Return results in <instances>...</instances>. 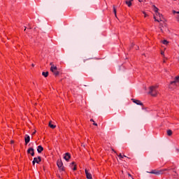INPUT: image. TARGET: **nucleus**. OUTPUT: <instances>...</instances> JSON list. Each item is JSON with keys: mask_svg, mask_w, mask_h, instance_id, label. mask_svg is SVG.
Segmentation results:
<instances>
[{"mask_svg": "<svg viewBox=\"0 0 179 179\" xmlns=\"http://www.w3.org/2000/svg\"><path fill=\"white\" fill-rule=\"evenodd\" d=\"M32 66H34V64H32Z\"/></svg>", "mask_w": 179, "mask_h": 179, "instance_id": "43", "label": "nucleus"}, {"mask_svg": "<svg viewBox=\"0 0 179 179\" xmlns=\"http://www.w3.org/2000/svg\"><path fill=\"white\" fill-rule=\"evenodd\" d=\"M156 16H159V22H164L163 20V15L160 14V13H157Z\"/></svg>", "mask_w": 179, "mask_h": 179, "instance_id": "11", "label": "nucleus"}, {"mask_svg": "<svg viewBox=\"0 0 179 179\" xmlns=\"http://www.w3.org/2000/svg\"><path fill=\"white\" fill-rule=\"evenodd\" d=\"M132 1L134 0H129V1H126L125 3L126 5H127V6H129V8H131V6H132Z\"/></svg>", "mask_w": 179, "mask_h": 179, "instance_id": "13", "label": "nucleus"}, {"mask_svg": "<svg viewBox=\"0 0 179 179\" xmlns=\"http://www.w3.org/2000/svg\"><path fill=\"white\" fill-rule=\"evenodd\" d=\"M159 27H163V24L162 23H159Z\"/></svg>", "mask_w": 179, "mask_h": 179, "instance_id": "28", "label": "nucleus"}, {"mask_svg": "<svg viewBox=\"0 0 179 179\" xmlns=\"http://www.w3.org/2000/svg\"><path fill=\"white\" fill-rule=\"evenodd\" d=\"M50 70H52V69H58V68L56 66H54V63L51 62L50 63Z\"/></svg>", "mask_w": 179, "mask_h": 179, "instance_id": "15", "label": "nucleus"}, {"mask_svg": "<svg viewBox=\"0 0 179 179\" xmlns=\"http://www.w3.org/2000/svg\"><path fill=\"white\" fill-rule=\"evenodd\" d=\"M157 87H159L157 85L150 86L149 87L148 94H150V96H152V97H156V96H157L159 94V92L157 90Z\"/></svg>", "mask_w": 179, "mask_h": 179, "instance_id": "1", "label": "nucleus"}, {"mask_svg": "<svg viewBox=\"0 0 179 179\" xmlns=\"http://www.w3.org/2000/svg\"><path fill=\"white\" fill-rule=\"evenodd\" d=\"M131 101L133 103H135V104H137V106H143V103L140 100L131 99Z\"/></svg>", "mask_w": 179, "mask_h": 179, "instance_id": "5", "label": "nucleus"}, {"mask_svg": "<svg viewBox=\"0 0 179 179\" xmlns=\"http://www.w3.org/2000/svg\"><path fill=\"white\" fill-rule=\"evenodd\" d=\"M132 179H134V178H131Z\"/></svg>", "mask_w": 179, "mask_h": 179, "instance_id": "44", "label": "nucleus"}, {"mask_svg": "<svg viewBox=\"0 0 179 179\" xmlns=\"http://www.w3.org/2000/svg\"><path fill=\"white\" fill-rule=\"evenodd\" d=\"M177 20H178V22H179V15H178V17H177Z\"/></svg>", "mask_w": 179, "mask_h": 179, "instance_id": "34", "label": "nucleus"}, {"mask_svg": "<svg viewBox=\"0 0 179 179\" xmlns=\"http://www.w3.org/2000/svg\"><path fill=\"white\" fill-rule=\"evenodd\" d=\"M73 170H76V165L74 166V167L73 168Z\"/></svg>", "mask_w": 179, "mask_h": 179, "instance_id": "29", "label": "nucleus"}, {"mask_svg": "<svg viewBox=\"0 0 179 179\" xmlns=\"http://www.w3.org/2000/svg\"><path fill=\"white\" fill-rule=\"evenodd\" d=\"M118 157H120V159H124V157L122 156V155L120 154L118 155Z\"/></svg>", "mask_w": 179, "mask_h": 179, "instance_id": "24", "label": "nucleus"}, {"mask_svg": "<svg viewBox=\"0 0 179 179\" xmlns=\"http://www.w3.org/2000/svg\"><path fill=\"white\" fill-rule=\"evenodd\" d=\"M50 71L52 72V73H54L55 76H58V75H59V71H58L57 69H52Z\"/></svg>", "mask_w": 179, "mask_h": 179, "instance_id": "10", "label": "nucleus"}, {"mask_svg": "<svg viewBox=\"0 0 179 179\" xmlns=\"http://www.w3.org/2000/svg\"><path fill=\"white\" fill-rule=\"evenodd\" d=\"M71 166H75V162H72L71 163Z\"/></svg>", "mask_w": 179, "mask_h": 179, "instance_id": "32", "label": "nucleus"}, {"mask_svg": "<svg viewBox=\"0 0 179 179\" xmlns=\"http://www.w3.org/2000/svg\"><path fill=\"white\" fill-rule=\"evenodd\" d=\"M43 150H44V148H43V146H41V145H38L37 148L38 153H41V152H43Z\"/></svg>", "mask_w": 179, "mask_h": 179, "instance_id": "12", "label": "nucleus"}, {"mask_svg": "<svg viewBox=\"0 0 179 179\" xmlns=\"http://www.w3.org/2000/svg\"><path fill=\"white\" fill-rule=\"evenodd\" d=\"M24 31H26V27H25V29H24Z\"/></svg>", "mask_w": 179, "mask_h": 179, "instance_id": "42", "label": "nucleus"}, {"mask_svg": "<svg viewBox=\"0 0 179 179\" xmlns=\"http://www.w3.org/2000/svg\"><path fill=\"white\" fill-rule=\"evenodd\" d=\"M143 15H144V17H147L148 16V15L146 14V13L145 12H143Z\"/></svg>", "mask_w": 179, "mask_h": 179, "instance_id": "26", "label": "nucleus"}, {"mask_svg": "<svg viewBox=\"0 0 179 179\" xmlns=\"http://www.w3.org/2000/svg\"><path fill=\"white\" fill-rule=\"evenodd\" d=\"M129 177H132V176L130 173H128Z\"/></svg>", "mask_w": 179, "mask_h": 179, "instance_id": "36", "label": "nucleus"}, {"mask_svg": "<svg viewBox=\"0 0 179 179\" xmlns=\"http://www.w3.org/2000/svg\"><path fill=\"white\" fill-rule=\"evenodd\" d=\"M64 159L66 162H69V159H71V154H69V152H66L64 155Z\"/></svg>", "mask_w": 179, "mask_h": 179, "instance_id": "7", "label": "nucleus"}, {"mask_svg": "<svg viewBox=\"0 0 179 179\" xmlns=\"http://www.w3.org/2000/svg\"><path fill=\"white\" fill-rule=\"evenodd\" d=\"M93 125H95V127H97V123H93Z\"/></svg>", "mask_w": 179, "mask_h": 179, "instance_id": "30", "label": "nucleus"}, {"mask_svg": "<svg viewBox=\"0 0 179 179\" xmlns=\"http://www.w3.org/2000/svg\"><path fill=\"white\" fill-rule=\"evenodd\" d=\"M173 13H179V11L173 10Z\"/></svg>", "mask_w": 179, "mask_h": 179, "instance_id": "27", "label": "nucleus"}, {"mask_svg": "<svg viewBox=\"0 0 179 179\" xmlns=\"http://www.w3.org/2000/svg\"><path fill=\"white\" fill-rule=\"evenodd\" d=\"M178 152H179V150H178Z\"/></svg>", "mask_w": 179, "mask_h": 179, "instance_id": "45", "label": "nucleus"}, {"mask_svg": "<svg viewBox=\"0 0 179 179\" xmlns=\"http://www.w3.org/2000/svg\"><path fill=\"white\" fill-rule=\"evenodd\" d=\"M40 162H41V157H34V160L32 162V164H33V166H34L36 164V163H37L38 164V163H40Z\"/></svg>", "mask_w": 179, "mask_h": 179, "instance_id": "3", "label": "nucleus"}, {"mask_svg": "<svg viewBox=\"0 0 179 179\" xmlns=\"http://www.w3.org/2000/svg\"><path fill=\"white\" fill-rule=\"evenodd\" d=\"M86 61H87V59H84V60H83V62H86Z\"/></svg>", "mask_w": 179, "mask_h": 179, "instance_id": "38", "label": "nucleus"}, {"mask_svg": "<svg viewBox=\"0 0 179 179\" xmlns=\"http://www.w3.org/2000/svg\"><path fill=\"white\" fill-rule=\"evenodd\" d=\"M49 127L52 128V129H54V128H56L57 126L52 124L51 122H49Z\"/></svg>", "mask_w": 179, "mask_h": 179, "instance_id": "17", "label": "nucleus"}, {"mask_svg": "<svg viewBox=\"0 0 179 179\" xmlns=\"http://www.w3.org/2000/svg\"><path fill=\"white\" fill-rule=\"evenodd\" d=\"M162 43L164 44V45H167V44H169V41L167 40H164Z\"/></svg>", "mask_w": 179, "mask_h": 179, "instance_id": "21", "label": "nucleus"}, {"mask_svg": "<svg viewBox=\"0 0 179 179\" xmlns=\"http://www.w3.org/2000/svg\"><path fill=\"white\" fill-rule=\"evenodd\" d=\"M36 131L35 130L33 133H32V135H35Z\"/></svg>", "mask_w": 179, "mask_h": 179, "instance_id": "31", "label": "nucleus"}, {"mask_svg": "<svg viewBox=\"0 0 179 179\" xmlns=\"http://www.w3.org/2000/svg\"><path fill=\"white\" fill-rule=\"evenodd\" d=\"M57 164L60 170H64V163H62V160L59 159L57 162Z\"/></svg>", "mask_w": 179, "mask_h": 179, "instance_id": "4", "label": "nucleus"}, {"mask_svg": "<svg viewBox=\"0 0 179 179\" xmlns=\"http://www.w3.org/2000/svg\"><path fill=\"white\" fill-rule=\"evenodd\" d=\"M162 55H164V52H161Z\"/></svg>", "mask_w": 179, "mask_h": 179, "instance_id": "35", "label": "nucleus"}, {"mask_svg": "<svg viewBox=\"0 0 179 179\" xmlns=\"http://www.w3.org/2000/svg\"><path fill=\"white\" fill-rule=\"evenodd\" d=\"M85 176L87 177V179H92V173H89V171H87V169H85Z\"/></svg>", "mask_w": 179, "mask_h": 179, "instance_id": "8", "label": "nucleus"}, {"mask_svg": "<svg viewBox=\"0 0 179 179\" xmlns=\"http://www.w3.org/2000/svg\"><path fill=\"white\" fill-rule=\"evenodd\" d=\"M91 122H94V120L93 119L90 120Z\"/></svg>", "mask_w": 179, "mask_h": 179, "instance_id": "33", "label": "nucleus"}, {"mask_svg": "<svg viewBox=\"0 0 179 179\" xmlns=\"http://www.w3.org/2000/svg\"><path fill=\"white\" fill-rule=\"evenodd\" d=\"M43 76H44L45 78H47V76H48V71L46 72H43L42 73Z\"/></svg>", "mask_w": 179, "mask_h": 179, "instance_id": "19", "label": "nucleus"}, {"mask_svg": "<svg viewBox=\"0 0 179 179\" xmlns=\"http://www.w3.org/2000/svg\"><path fill=\"white\" fill-rule=\"evenodd\" d=\"M169 170H170L169 169H161L159 171L154 170L151 172H148V173H150V174H155L156 176H160L162 174H164V171H169Z\"/></svg>", "mask_w": 179, "mask_h": 179, "instance_id": "2", "label": "nucleus"}, {"mask_svg": "<svg viewBox=\"0 0 179 179\" xmlns=\"http://www.w3.org/2000/svg\"><path fill=\"white\" fill-rule=\"evenodd\" d=\"M173 173H175V174L173 175L174 177H176V176H178V173H177V171H173Z\"/></svg>", "mask_w": 179, "mask_h": 179, "instance_id": "22", "label": "nucleus"}, {"mask_svg": "<svg viewBox=\"0 0 179 179\" xmlns=\"http://www.w3.org/2000/svg\"><path fill=\"white\" fill-rule=\"evenodd\" d=\"M154 19H155V22H160V20L156 19V15H154Z\"/></svg>", "mask_w": 179, "mask_h": 179, "instance_id": "23", "label": "nucleus"}, {"mask_svg": "<svg viewBox=\"0 0 179 179\" xmlns=\"http://www.w3.org/2000/svg\"><path fill=\"white\" fill-rule=\"evenodd\" d=\"M13 142H14L13 141H11V143H13Z\"/></svg>", "mask_w": 179, "mask_h": 179, "instance_id": "40", "label": "nucleus"}, {"mask_svg": "<svg viewBox=\"0 0 179 179\" xmlns=\"http://www.w3.org/2000/svg\"><path fill=\"white\" fill-rule=\"evenodd\" d=\"M160 31H161V33H164V31H163V28H162V27H159Z\"/></svg>", "mask_w": 179, "mask_h": 179, "instance_id": "25", "label": "nucleus"}, {"mask_svg": "<svg viewBox=\"0 0 179 179\" xmlns=\"http://www.w3.org/2000/svg\"><path fill=\"white\" fill-rule=\"evenodd\" d=\"M177 82H179V76L176 77L175 80L171 82V85H173V83H177Z\"/></svg>", "mask_w": 179, "mask_h": 179, "instance_id": "14", "label": "nucleus"}, {"mask_svg": "<svg viewBox=\"0 0 179 179\" xmlns=\"http://www.w3.org/2000/svg\"><path fill=\"white\" fill-rule=\"evenodd\" d=\"M123 157H127V156H125V155H123Z\"/></svg>", "mask_w": 179, "mask_h": 179, "instance_id": "41", "label": "nucleus"}, {"mask_svg": "<svg viewBox=\"0 0 179 179\" xmlns=\"http://www.w3.org/2000/svg\"><path fill=\"white\" fill-rule=\"evenodd\" d=\"M27 153L29 155H31V156H34V148H29L28 150H27Z\"/></svg>", "mask_w": 179, "mask_h": 179, "instance_id": "6", "label": "nucleus"}, {"mask_svg": "<svg viewBox=\"0 0 179 179\" xmlns=\"http://www.w3.org/2000/svg\"><path fill=\"white\" fill-rule=\"evenodd\" d=\"M167 135L169 136H171V135H173V131L171 130H168L167 131Z\"/></svg>", "mask_w": 179, "mask_h": 179, "instance_id": "20", "label": "nucleus"}, {"mask_svg": "<svg viewBox=\"0 0 179 179\" xmlns=\"http://www.w3.org/2000/svg\"><path fill=\"white\" fill-rule=\"evenodd\" d=\"M139 2H142V0H138Z\"/></svg>", "mask_w": 179, "mask_h": 179, "instance_id": "39", "label": "nucleus"}, {"mask_svg": "<svg viewBox=\"0 0 179 179\" xmlns=\"http://www.w3.org/2000/svg\"><path fill=\"white\" fill-rule=\"evenodd\" d=\"M113 152H114L115 153H117V152H115V150H114V149H112Z\"/></svg>", "mask_w": 179, "mask_h": 179, "instance_id": "37", "label": "nucleus"}, {"mask_svg": "<svg viewBox=\"0 0 179 179\" xmlns=\"http://www.w3.org/2000/svg\"><path fill=\"white\" fill-rule=\"evenodd\" d=\"M24 141H25V145H27V143L30 142V136L26 134L24 137Z\"/></svg>", "mask_w": 179, "mask_h": 179, "instance_id": "9", "label": "nucleus"}, {"mask_svg": "<svg viewBox=\"0 0 179 179\" xmlns=\"http://www.w3.org/2000/svg\"><path fill=\"white\" fill-rule=\"evenodd\" d=\"M113 13H115V17H117V9H115V6H113Z\"/></svg>", "mask_w": 179, "mask_h": 179, "instance_id": "16", "label": "nucleus"}, {"mask_svg": "<svg viewBox=\"0 0 179 179\" xmlns=\"http://www.w3.org/2000/svg\"><path fill=\"white\" fill-rule=\"evenodd\" d=\"M154 6V12H155V13H159V8H157V7H156L155 6Z\"/></svg>", "mask_w": 179, "mask_h": 179, "instance_id": "18", "label": "nucleus"}]
</instances>
